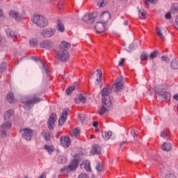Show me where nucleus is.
Returning <instances> with one entry per match:
<instances>
[{"label":"nucleus","mask_w":178,"mask_h":178,"mask_svg":"<svg viewBox=\"0 0 178 178\" xmlns=\"http://www.w3.org/2000/svg\"><path fill=\"white\" fill-rule=\"evenodd\" d=\"M169 134V130L165 129L161 133V137L166 138V137H168Z\"/></svg>","instance_id":"obj_38"},{"label":"nucleus","mask_w":178,"mask_h":178,"mask_svg":"<svg viewBox=\"0 0 178 178\" xmlns=\"http://www.w3.org/2000/svg\"><path fill=\"white\" fill-rule=\"evenodd\" d=\"M56 58L60 62H67L70 58V56H69V52L67 49H60L56 54Z\"/></svg>","instance_id":"obj_5"},{"label":"nucleus","mask_w":178,"mask_h":178,"mask_svg":"<svg viewBox=\"0 0 178 178\" xmlns=\"http://www.w3.org/2000/svg\"><path fill=\"white\" fill-rule=\"evenodd\" d=\"M13 99H15V98L13 97V93L12 92H9L7 95V100L10 104H12V102H13Z\"/></svg>","instance_id":"obj_35"},{"label":"nucleus","mask_w":178,"mask_h":178,"mask_svg":"<svg viewBox=\"0 0 178 178\" xmlns=\"http://www.w3.org/2000/svg\"><path fill=\"white\" fill-rule=\"evenodd\" d=\"M124 144H127V142L124 141V142L121 143H120V147H123Z\"/></svg>","instance_id":"obj_58"},{"label":"nucleus","mask_w":178,"mask_h":178,"mask_svg":"<svg viewBox=\"0 0 178 178\" xmlns=\"http://www.w3.org/2000/svg\"><path fill=\"white\" fill-rule=\"evenodd\" d=\"M60 145L64 148H67L70 145V138L67 136H62L60 138Z\"/></svg>","instance_id":"obj_18"},{"label":"nucleus","mask_w":178,"mask_h":178,"mask_svg":"<svg viewBox=\"0 0 178 178\" xmlns=\"http://www.w3.org/2000/svg\"><path fill=\"white\" fill-rule=\"evenodd\" d=\"M129 48L131 49V48H133V44L129 45Z\"/></svg>","instance_id":"obj_63"},{"label":"nucleus","mask_w":178,"mask_h":178,"mask_svg":"<svg viewBox=\"0 0 178 178\" xmlns=\"http://www.w3.org/2000/svg\"><path fill=\"white\" fill-rule=\"evenodd\" d=\"M67 162V158L65 156H60L58 159V163L60 164L66 163Z\"/></svg>","instance_id":"obj_31"},{"label":"nucleus","mask_w":178,"mask_h":178,"mask_svg":"<svg viewBox=\"0 0 178 178\" xmlns=\"http://www.w3.org/2000/svg\"><path fill=\"white\" fill-rule=\"evenodd\" d=\"M139 19H142V20H145L147 19V11L145 10H139Z\"/></svg>","instance_id":"obj_28"},{"label":"nucleus","mask_w":178,"mask_h":178,"mask_svg":"<svg viewBox=\"0 0 178 178\" xmlns=\"http://www.w3.org/2000/svg\"><path fill=\"white\" fill-rule=\"evenodd\" d=\"M79 118L80 119L81 123H84L86 121V115L84 114L79 115Z\"/></svg>","instance_id":"obj_47"},{"label":"nucleus","mask_w":178,"mask_h":178,"mask_svg":"<svg viewBox=\"0 0 178 178\" xmlns=\"http://www.w3.org/2000/svg\"><path fill=\"white\" fill-rule=\"evenodd\" d=\"M171 10H172V12H177L178 11V3H175L172 5Z\"/></svg>","instance_id":"obj_43"},{"label":"nucleus","mask_w":178,"mask_h":178,"mask_svg":"<svg viewBox=\"0 0 178 178\" xmlns=\"http://www.w3.org/2000/svg\"><path fill=\"white\" fill-rule=\"evenodd\" d=\"M40 102L41 99L37 97L35 95H31L24 97L22 103L24 104V108H25V109H30L34 104H38V102Z\"/></svg>","instance_id":"obj_2"},{"label":"nucleus","mask_w":178,"mask_h":178,"mask_svg":"<svg viewBox=\"0 0 178 178\" xmlns=\"http://www.w3.org/2000/svg\"><path fill=\"white\" fill-rule=\"evenodd\" d=\"M74 101H75V102H76V104H80V102H80V100L79 99V97H78V98H76V99H74Z\"/></svg>","instance_id":"obj_57"},{"label":"nucleus","mask_w":178,"mask_h":178,"mask_svg":"<svg viewBox=\"0 0 178 178\" xmlns=\"http://www.w3.org/2000/svg\"><path fill=\"white\" fill-rule=\"evenodd\" d=\"M94 137V135H90V138H92Z\"/></svg>","instance_id":"obj_64"},{"label":"nucleus","mask_w":178,"mask_h":178,"mask_svg":"<svg viewBox=\"0 0 178 178\" xmlns=\"http://www.w3.org/2000/svg\"><path fill=\"white\" fill-rule=\"evenodd\" d=\"M67 48H70V44L67 42H62L60 44V49H67Z\"/></svg>","instance_id":"obj_29"},{"label":"nucleus","mask_w":178,"mask_h":178,"mask_svg":"<svg viewBox=\"0 0 178 178\" xmlns=\"http://www.w3.org/2000/svg\"><path fill=\"white\" fill-rule=\"evenodd\" d=\"M102 136L104 140H109L112 137V131H102Z\"/></svg>","instance_id":"obj_26"},{"label":"nucleus","mask_w":178,"mask_h":178,"mask_svg":"<svg viewBox=\"0 0 178 178\" xmlns=\"http://www.w3.org/2000/svg\"><path fill=\"white\" fill-rule=\"evenodd\" d=\"M33 60H35V62H37V60H38V58H37V57H33Z\"/></svg>","instance_id":"obj_60"},{"label":"nucleus","mask_w":178,"mask_h":178,"mask_svg":"<svg viewBox=\"0 0 178 178\" xmlns=\"http://www.w3.org/2000/svg\"><path fill=\"white\" fill-rule=\"evenodd\" d=\"M141 60L147 61L148 60V54H143L140 56Z\"/></svg>","instance_id":"obj_45"},{"label":"nucleus","mask_w":178,"mask_h":178,"mask_svg":"<svg viewBox=\"0 0 178 178\" xmlns=\"http://www.w3.org/2000/svg\"><path fill=\"white\" fill-rule=\"evenodd\" d=\"M31 47H35L36 45H38V41L37 39H31L29 42Z\"/></svg>","instance_id":"obj_39"},{"label":"nucleus","mask_w":178,"mask_h":178,"mask_svg":"<svg viewBox=\"0 0 178 178\" xmlns=\"http://www.w3.org/2000/svg\"><path fill=\"white\" fill-rule=\"evenodd\" d=\"M131 134L133 135L134 140H136V136H137V133H136L134 131H131Z\"/></svg>","instance_id":"obj_53"},{"label":"nucleus","mask_w":178,"mask_h":178,"mask_svg":"<svg viewBox=\"0 0 178 178\" xmlns=\"http://www.w3.org/2000/svg\"><path fill=\"white\" fill-rule=\"evenodd\" d=\"M159 95H161V97H163L165 99L169 100L170 99V92H163V89L162 88H160V90L157 92Z\"/></svg>","instance_id":"obj_21"},{"label":"nucleus","mask_w":178,"mask_h":178,"mask_svg":"<svg viewBox=\"0 0 178 178\" xmlns=\"http://www.w3.org/2000/svg\"><path fill=\"white\" fill-rule=\"evenodd\" d=\"M81 161V158L79 154H76L75 158L72 161L69 165L65 166L61 169V172L66 170V172H72V170H76L79 166V163Z\"/></svg>","instance_id":"obj_4"},{"label":"nucleus","mask_w":178,"mask_h":178,"mask_svg":"<svg viewBox=\"0 0 178 178\" xmlns=\"http://www.w3.org/2000/svg\"><path fill=\"white\" fill-rule=\"evenodd\" d=\"M167 31V28H157L156 33L159 38H161V40H165V35H166Z\"/></svg>","instance_id":"obj_14"},{"label":"nucleus","mask_w":178,"mask_h":178,"mask_svg":"<svg viewBox=\"0 0 178 178\" xmlns=\"http://www.w3.org/2000/svg\"><path fill=\"white\" fill-rule=\"evenodd\" d=\"M42 136L44 137V140H49V137H51V133L47 131H42Z\"/></svg>","instance_id":"obj_34"},{"label":"nucleus","mask_w":178,"mask_h":178,"mask_svg":"<svg viewBox=\"0 0 178 178\" xmlns=\"http://www.w3.org/2000/svg\"><path fill=\"white\" fill-rule=\"evenodd\" d=\"M9 16L12 19H15L17 22H20V20H22V16H19V13L15 10H10L9 12Z\"/></svg>","instance_id":"obj_19"},{"label":"nucleus","mask_w":178,"mask_h":178,"mask_svg":"<svg viewBox=\"0 0 178 178\" xmlns=\"http://www.w3.org/2000/svg\"><path fill=\"white\" fill-rule=\"evenodd\" d=\"M108 0H99L97 5L99 6V8H102L103 6H105L106 5V2Z\"/></svg>","instance_id":"obj_36"},{"label":"nucleus","mask_w":178,"mask_h":178,"mask_svg":"<svg viewBox=\"0 0 178 178\" xmlns=\"http://www.w3.org/2000/svg\"><path fill=\"white\" fill-rule=\"evenodd\" d=\"M103 167H102V164H101V163H98L96 165V170L97 172H101V170H102Z\"/></svg>","instance_id":"obj_46"},{"label":"nucleus","mask_w":178,"mask_h":178,"mask_svg":"<svg viewBox=\"0 0 178 178\" xmlns=\"http://www.w3.org/2000/svg\"><path fill=\"white\" fill-rule=\"evenodd\" d=\"M78 98H79V100L80 101V102H81L82 104H84L86 101V97H84V95L82 94L79 95Z\"/></svg>","instance_id":"obj_42"},{"label":"nucleus","mask_w":178,"mask_h":178,"mask_svg":"<svg viewBox=\"0 0 178 178\" xmlns=\"http://www.w3.org/2000/svg\"><path fill=\"white\" fill-rule=\"evenodd\" d=\"M55 47V44H54V42L50 40H44L41 42L40 43V48H43L44 49H47L48 51H50V49H52Z\"/></svg>","instance_id":"obj_9"},{"label":"nucleus","mask_w":178,"mask_h":178,"mask_svg":"<svg viewBox=\"0 0 178 178\" xmlns=\"http://www.w3.org/2000/svg\"><path fill=\"white\" fill-rule=\"evenodd\" d=\"M105 22H97L95 29L96 33H104L105 31Z\"/></svg>","instance_id":"obj_16"},{"label":"nucleus","mask_w":178,"mask_h":178,"mask_svg":"<svg viewBox=\"0 0 178 178\" xmlns=\"http://www.w3.org/2000/svg\"><path fill=\"white\" fill-rule=\"evenodd\" d=\"M172 98L175 99V101H178V93L175 94Z\"/></svg>","instance_id":"obj_56"},{"label":"nucleus","mask_w":178,"mask_h":178,"mask_svg":"<svg viewBox=\"0 0 178 178\" xmlns=\"http://www.w3.org/2000/svg\"><path fill=\"white\" fill-rule=\"evenodd\" d=\"M161 149L163 151H170L172 149V145L169 143H164L161 146Z\"/></svg>","instance_id":"obj_27"},{"label":"nucleus","mask_w":178,"mask_h":178,"mask_svg":"<svg viewBox=\"0 0 178 178\" xmlns=\"http://www.w3.org/2000/svg\"><path fill=\"white\" fill-rule=\"evenodd\" d=\"M124 26H127V24H129V22L126 21L124 23Z\"/></svg>","instance_id":"obj_61"},{"label":"nucleus","mask_w":178,"mask_h":178,"mask_svg":"<svg viewBox=\"0 0 178 178\" xmlns=\"http://www.w3.org/2000/svg\"><path fill=\"white\" fill-rule=\"evenodd\" d=\"M96 17L97 14L95 13L86 14L83 17V21L87 24H92L95 22Z\"/></svg>","instance_id":"obj_8"},{"label":"nucleus","mask_w":178,"mask_h":178,"mask_svg":"<svg viewBox=\"0 0 178 178\" xmlns=\"http://www.w3.org/2000/svg\"><path fill=\"white\" fill-rule=\"evenodd\" d=\"M22 137L26 141H30L33 136H34V131L31 129H25L22 130Z\"/></svg>","instance_id":"obj_10"},{"label":"nucleus","mask_w":178,"mask_h":178,"mask_svg":"<svg viewBox=\"0 0 178 178\" xmlns=\"http://www.w3.org/2000/svg\"><path fill=\"white\" fill-rule=\"evenodd\" d=\"M55 122H56V114L51 113L49 118V121L47 122L48 127H49V130L54 129V126L55 125Z\"/></svg>","instance_id":"obj_12"},{"label":"nucleus","mask_w":178,"mask_h":178,"mask_svg":"<svg viewBox=\"0 0 178 178\" xmlns=\"http://www.w3.org/2000/svg\"><path fill=\"white\" fill-rule=\"evenodd\" d=\"M158 56V51H154L149 55V59L152 60V59H155Z\"/></svg>","instance_id":"obj_41"},{"label":"nucleus","mask_w":178,"mask_h":178,"mask_svg":"<svg viewBox=\"0 0 178 178\" xmlns=\"http://www.w3.org/2000/svg\"><path fill=\"white\" fill-rule=\"evenodd\" d=\"M111 90L109 88H105L102 90V106L99 111V115H104L105 112L109 111L112 108V102L111 101V97H109V92Z\"/></svg>","instance_id":"obj_1"},{"label":"nucleus","mask_w":178,"mask_h":178,"mask_svg":"<svg viewBox=\"0 0 178 178\" xmlns=\"http://www.w3.org/2000/svg\"><path fill=\"white\" fill-rule=\"evenodd\" d=\"M6 33L7 34V37H9L10 38H13L14 39V42L17 40V35H16V33L10 31L9 29H8L6 31Z\"/></svg>","instance_id":"obj_23"},{"label":"nucleus","mask_w":178,"mask_h":178,"mask_svg":"<svg viewBox=\"0 0 178 178\" xmlns=\"http://www.w3.org/2000/svg\"><path fill=\"white\" fill-rule=\"evenodd\" d=\"M124 82H123V77L118 76L115 80V84L113 85V88L115 87L116 91H120L123 88Z\"/></svg>","instance_id":"obj_11"},{"label":"nucleus","mask_w":178,"mask_h":178,"mask_svg":"<svg viewBox=\"0 0 178 178\" xmlns=\"http://www.w3.org/2000/svg\"><path fill=\"white\" fill-rule=\"evenodd\" d=\"M66 119H67V109H64L60 114V118L58 120L59 126H63L65 122H66Z\"/></svg>","instance_id":"obj_13"},{"label":"nucleus","mask_w":178,"mask_h":178,"mask_svg":"<svg viewBox=\"0 0 178 178\" xmlns=\"http://www.w3.org/2000/svg\"><path fill=\"white\" fill-rule=\"evenodd\" d=\"M6 69V64L1 63L0 65V73H3L5 72V70Z\"/></svg>","instance_id":"obj_44"},{"label":"nucleus","mask_w":178,"mask_h":178,"mask_svg":"<svg viewBox=\"0 0 178 178\" xmlns=\"http://www.w3.org/2000/svg\"><path fill=\"white\" fill-rule=\"evenodd\" d=\"M124 62H126V59L121 58L118 63L119 66H123V63H124Z\"/></svg>","instance_id":"obj_48"},{"label":"nucleus","mask_w":178,"mask_h":178,"mask_svg":"<svg viewBox=\"0 0 178 178\" xmlns=\"http://www.w3.org/2000/svg\"><path fill=\"white\" fill-rule=\"evenodd\" d=\"M92 126L93 127H95L97 129V126H98V122L97 121L93 122Z\"/></svg>","instance_id":"obj_55"},{"label":"nucleus","mask_w":178,"mask_h":178,"mask_svg":"<svg viewBox=\"0 0 178 178\" xmlns=\"http://www.w3.org/2000/svg\"><path fill=\"white\" fill-rule=\"evenodd\" d=\"M170 66L172 69H178V59H174L170 63Z\"/></svg>","instance_id":"obj_30"},{"label":"nucleus","mask_w":178,"mask_h":178,"mask_svg":"<svg viewBox=\"0 0 178 178\" xmlns=\"http://www.w3.org/2000/svg\"><path fill=\"white\" fill-rule=\"evenodd\" d=\"M56 33V29L54 28H47L44 29L40 33L42 37L44 38H49L52 37V35H55V33Z\"/></svg>","instance_id":"obj_7"},{"label":"nucleus","mask_w":178,"mask_h":178,"mask_svg":"<svg viewBox=\"0 0 178 178\" xmlns=\"http://www.w3.org/2000/svg\"><path fill=\"white\" fill-rule=\"evenodd\" d=\"M75 89H76V87L74 86H72L67 88L66 94H67V95H70V94H72V92H73V91H74Z\"/></svg>","instance_id":"obj_37"},{"label":"nucleus","mask_w":178,"mask_h":178,"mask_svg":"<svg viewBox=\"0 0 178 178\" xmlns=\"http://www.w3.org/2000/svg\"><path fill=\"white\" fill-rule=\"evenodd\" d=\"M57 30L60 31V33H63L65 31V25L62 23V21H57Z\"/></svg>","instance_id":"obj_24"},{"label":"nucleus","mask_w":178,"mask_h":178,"mask_svg":"<svg viewBox=\"0 0 178 178\" xmlns=\"http://www.w3.org/2000/svg\"><path fill=\"white\" fill-rule=\"evenodd\" d=\"M79 178H88V176L87 175V174L83 173V174H81V175L79 176Z\"/></svg>","instance_id":"obj_50"},{"label":"nucleus","mask_w":178,"mask_h":178,"mask_svg":"<svg viewBox=\"0 0 178 178\" xmlns=\"http://www.w3.org/2000/svg\"><path fill=\"white\" fill-rule=\"evenodd\" d=\"M170 17H172V15L170 14V13H167L165 14V19H170Z\"/></svg>","instance_id":"obj_52"},{"label":"nucleus","mask_w":178,"mask_h":178,"mask_svg":"<svg viewBox=\"0 0 178 178\" xmlns=\"http://www.w3.org/2000/svg\"><path fill=\"white\" fill-rule=\"evenodd\" d=\"M2 16V10L0 9V17Z\"/></svg>","instance_id":"obj_62"},{"label":"nucleus","mask_w":178,"mask_h":178,"mask_svg":"<svg viewBox=\"0 0 178 178\" xmlns=\"http://www.w3.org/2000/svg\"><path fill=\"white\" fill-rule=\"evenodd\" d=\"M166 178H176V175L174 174H169L166 175Z\"/></svg>","instance_id":"obj_51"},{"label":"nucleus","mask_w":178,"mask_h":178,"mask_svg":"<svg viewBox=\"0 0 178 178\" xmlns=\"http://www.w3.org/2000/svg\"><path fill=\"white\" fill-rule=\"evenodd\" d=\"M80 133V129L79 128L74 129L72 131V136L74 137H77Z\"/></svg>","instance_id":"obj_40"},{"label":"nucleus","mask_w":178,"mask_h":178,"mask_svg":"<svg viewBox=\"0 0 178 178\" xmlns=\"http://www.w3.org/2000/svg\"><path fill=\"white\" fill-rule=\"evenodd\" d=\"M101 154V147L97 145H93L90 150V155H98Z\"/></svg>","instance_id":"obj_22"},{"label":"nucleus","mask_w":178,"mask_h":178,"mask_svg":"<svg viewBox=\"0 0 178 178\" xmlns=\"http://www.w3.org/2000/svg\"><path fill=\"white\" fill-rule=\"evenodd\" d=\"M15 113V111L13 110H8L7 112L5 113L4 114V119L6 120V119H9L12 115Z\"/></svg>","instance_id":"obj_33"},{"label":"nucleus","mask_w":178,"mask_h":178,"mask_svg":"<svg viewBox=\"0 0 178 178\" xmlns=\"http://www.w3.org/2000/svg\"><path fill=\"white\" fill-rule=\"evenodd\" d=\"M80 167L81 169H85L86 172H91V164L90 163L89 161H83Z\"/></svg>","instance_id":"obj_20"},{"label":"nucleus","mask_w":178,"mask_h":178,"mask_svg":"<svg viewBox=\"0 0 178 178\" xmlns=\"http://www.w3.org/2000/svg\"><path fill=\"white\" fill-rule=\"evenodd\" d=\"M97 79L95 82V86H99V87H102V72L100 70H97Z\"/></svg>","instance_id":"obj_17"},{"label":"nucleus","mask_w":178,"mask_h":178,"mask_svg":"<svg viewBox=\"0 0 178 178\" xmlns=\"http://www.w3.org/2000/svg\"><path fill=\"white\" fill-rule=\"evenodd\" d=\"M175 22H176V24L178 26V15L176 17Z\"/></svg>","instance_id":"obj_59"},{"label":"nucleus","mask_w":178,"mask_h":178,"mask_svg":"<svg viewBox=\"0 0 178 178\" xmlns=\"http://www.w3.org/2000/svg\"><path fill=\"white\" fill-rule=\"evenodd\" d=\"M44 149L47 151L49 154H52L55 151V148L52 145H45L44 146Z\"/></svg>","instance_id":"obj_25"},{"label":"nucleus","mask_w":178,"mask_h":178,"mask_svg":"<svg viewBox=\"0 0 178 178\" xmlns=\"http://www.w3.org/2000/svg\"><path fill=\"white\" fill-rule=\"evenodd\" d=\"M99 19L102 22L106 24L111 19V13L108 11H104L100 15Z\"/></svg>","instance_id":"obj_15"},{"label":"nucleus","mask_w":178,"mask_h":178,"mask_svg":"<svg viewBox=\"0 0 178 178\" xmlns=\"http://www.w3.org/2000/svg\"><path fill=\"white\" fill-rule=\"evenodd\" d=\"M146 3H155V2H158V0H145Z\"/></svg>","instance_id":"obj_49"},{"label":"nucleus","mask_w":178,"mask_h":178,"mask_svg":"<svg viewBox=\"0 0 178 178\" xmlns=\"http://www.w3.org/2000/svg\"><path fill=\"white\" fill-rule=\"evenodd\" d=\"M32 22L34 24H36V26L42 29L47 27L48 25V19L45 17L40 15H34L32 18Z\"/></svg>","instance_id":"obj_3"},{"label":"nucleus","mask_w":178,"mask_h":178,"mask_svg":"<svg viewBox=\"0 0 178 178\" xmlns=\"http://www.w3.org/2000/svg\"><path fill=\"white\" fill-rule=\"evenodd\" d=\"M161 60L165 62L166 60H168V56H161Z\"/></svg>","instance_id":"obj_54"},{"label":"nucleus","mask_w":178,"mask_h":178,"mask_svg":"<svg viewBox=\"0 0 178 178\" xmlns=\"http://www.w3.org/2000/svg\"><path fill=\"white\" fill-rule=\"evenodd\" d=\"M12 127V122L10 121L5 122L0 128V136L2 138L3 137H6V133L8 132V130H9Z\"/></svg>","instance_id":"obj_6"},{"label":"nucleus","mask_w":178,"mask_h":178,"mask_svg":"<svg viewBox=\"0 0 178 178\" xmlns=\"http://www.w3.org/2000/svg\"><path fill=\"white\" fill-rule=\"evenodd\" d=\"M42 73H46V74H49V70H48V65H45L44 62L42 61Z\"/></svg>","instance_id":"obj_32"}]
</instances>
